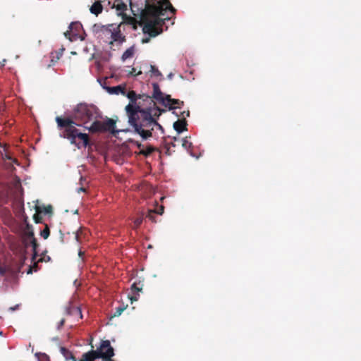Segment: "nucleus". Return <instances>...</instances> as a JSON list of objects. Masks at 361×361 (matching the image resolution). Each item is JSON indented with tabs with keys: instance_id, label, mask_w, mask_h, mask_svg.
Instances as JSON below:
<instances>
[{
	"instance_id": "4468645a",
	"label": "nucleus",
	"mask_w": 361,
	"mask_h": 361,
	"mask_svg": "<svg viewBox=\"0 0 361 361\" xmlns=\"http://www.w3.org/2000/svg\"><path fill=\"white\" fill-rule=\"evenodd\" d=\"M101 355L98 350H90L87 353H85L82 355L85 361H94L96 359L101 358Z\"/></svg>"
},
{
	"instance_id": "bb28decb",
	"label": "nucleus",
	"mask_w": 361,
	"mask_h": 361,
	"mask_svg": "<svg viewBox=\"0 0 361 361\" xmlns=\"http://www.w3.org/2000/svg\"><path fill=\"white\" fill-rule=\"evenodd\" d=\"M143 219V215L136 217L133 221V228L137 229L142 224Z\"/></svg>"
},
{
	"instance_id": "5701e85b",
	"label": "nucleus",
	"mask_w": 361,
	"mask_h": 361,
	"mask_svg": "<svg viewBox=\"0 0 361 361\" xmlns=\"http://www.w3.org/2000/svg\"><path fill=\"white\" fill-rule=\"evenodd\" d=\"M134 54V49L133 47H130L127 49L122 55L123 61H125L129 58H131Z\"/></svg>"
},
{
	"instance_id": "7c9ffc66",
	"label": "nucleus",
	"mask_w": 361,
	"mask_h": 361,
	"mask_svg": "<svg viewBox=\"0 0 361 361\" xmlns=\"http://www.w3.org/2000/svg\"><path fill=\"white\" fill-rule=\"evenodd\" d=\"M125 309H126V307H121V306L116 307L115 310V312H114L111 317L120 316L122 314V312L124 311Z\"/></svg>"
},
{
	"instance_id": "f8f14e48",
	"label": "nucleus",
	"mask_w": 361,
	"mask_h": 361,
	"mask_svg": "<svg viewBox=\"0 0 361 361\" xmlns=\"http://www.w3.org/2000/svg\"><path fill=\"white\" fill-rule=\"evenodd\" d=\"M187 121L185 118H179L173 123V128L178 133H181L188 130Z\"/></svg>"
},
{
	"instance_id": "de8ad7c7",
	"label": "nucleus",
	"mask_w": 361,
	"mask_h": 361,
	"mask_svg": "<svg viewBox=\"0 0 361 361\" xmlns=\"http://www.w3.org/2000/svg\"><path fill=\"white\" fill-rule=\"evenodd\" d=\"M163 210H164V208H163V207H161V209H159V212H159V214H161V213L163 212Z\"/></svg>"
},
{
	"instance_id": "a211bd4d",
	"label": "nucleus",
	"mask_w": 361,
	"mask_h": 361,
	"mask_svg": "<svg viewBox=\"0 0 361 361\" xmlns=\"http://www.w3.org/2000/svg\"><path fill=\"white\" fill-rule=\"evenodd\" d=\"M44 260V259L43 257H41L39 258L37 262H35V260H32V261L34 262L33 263V265L30 267L28 271H27V274H32L33 271H37L39 270V267H38V263L39 262H43Z\"/></svg>"
},
{
	"instance_id": "8fccbe9b",
	"label": "nucleus",
	"mask_w": 361,
	"mask_h": 361,
	"mask_svg": "<svg viewBox=\"0 0 361 361\" xmlns=\"http://www.w3.org/2000/svg\"><path fill=\"white\" fill-rule=\"evenodd\" d=\"M181 113H183V114H185V113H190V111L188 110L187 111H182Z\"/></svg>"
},
{
	"instance_id": "aec40b11",
	"label": "nucleus",
	"mask_w": 361,
	"mask_h": 361,
	"mask_svg": "<svg viewBox=\"0 0 361 361\" xmlns=\"http://www.w3.org/2000/svg\"><path fill=\"white\" fill-rule=\"evenodd\" d=\"M35 238L34 236V233L32 231H29L25 233V238L23 239V243H25V246L27 247L32 239Z\"/></svg>"
},
{
	"instance_id": "cd10ccee",
	"label": "nucleus",
	"mask_w": 361,
	"mask_h": 361,
	"mask_svg": "<svg viewBox=\"0 0 361 361\" xmlns=\"http://www.w3.org/2000/svg\"><path fill=\"white\" fill-rule=\"evenodd\" d=\"M135 105L136 104L133 103H130L128 105H127L126 107L127 113H138Z\"/></svg>"
},
{
	"instance_id": "6e6552de",
	"label": "nucleus",
	"mask_w": 361,
	"mask_h": 361,
	"mask_svg": "<svg viewBox=\"0 0 361 361\" xmlns=\"http://www.w3.org/2000/svg\"><path fill=\"white\" fill-rule=\"evenodd\" d=\"M161 105L168 108L169 110H173L180 108V106L183 105V102L179 99H171L169 95H166Z\"/></svg>"
},
{
	"instance_id": "37998d69",
	"label": "nucleus",
	"mask_w": 361,
	"mask_h": 361,
	"mask_svg": "<svg viewBox=\"0 0 361 361\" xmlns=\"http://www.w3.org/2000/svg\"><path fill=\"white\" fill-rule=\"evenodd\" d=\"M78 192H80V191L85 192V188L81 187V188H78Z\"/></svg>"
},
{
	"instance_id": "c756f323",
	"label": "nucleus",
	"mask_w": 361,
	"mask_h": 361,
	"mask_svg": "<svg viewBox=\"0 0 361 361\" xmlns=\"http://www.w3.org/2000/svg\"><path fill=\"white\" fill-rule=\"evenodd\" d=\"M182 146L185 149H189L190 148L192 147V142H189L186 137L182 140Z\"/></svg>"
},
{
	"instance_id": "f3484780",
	"label": "nucleus",
	"mask_w": 361,
	"mask_h": 361,
	"mask_svg": "<svg viewBox=\"0 0 361 361\" xmlns=\"http://www.w3.org/2000/svg\"><path fill=\"white\" fill-rule=\"evenodd\" d=\"M141 290H142V288L138 287L135 283H133V285L131 286V290L135 295H133L130 298V299L132 302L134 300L135 301L137 300V295H139V292Z\"/></svg>"
},
{
	"instance_id": "7ed1b4c3",
	"label": "nucleus",
	"mask_w": 361,
	"mask_h": 361,
	"mask_svg": "<svg viewBox=\"0 0 361 361\" xmlns=\"http://www.w3.org/2000/svg\"><path fill=\"white\" fill-rule=\"evenodd\" d=\"M56 121L58 127L61 129H63L61 136L70 140L71 144L75 145L80 148V146L76 143V139L78 138L82 142L85 147L89 145V135L86 133L79 132L75 128L77 123L73 119L63 116H57Z\"/></svg>"
},
{
	"instance_id": "4be33fe9",
	"label": "nucleus",
	"mask_w": 361,
	"mask_h": 361,
	"mask_svg": "<svg viewBox=\"0 0 361 361\" xmlns=\"http://www.w3.org/2000/svg\"><path fill=\"white\" fill-rule=\"evenodd\" d=\"M127 97L130 99V103L135 104L137 102L139 95H137L135 91L130 90L129 91L127 94Z\"/></svg>"
},
{
	"instance_id": "49530a36",
	"label": "nucleus",
	"mask_w": 361,
	"mask_h": 361,
	"mask_svg": "<svg viewBox=\"0 0 361 361\" xmlns=\"http://www.w3.org/2000/svg\"><path fill=\"white\" fill-rule=\"evenodd\" d=\"M44 259H45L44 257H43ZM50 260V257L47 256V257H46V259H44V261H49Z\"/></svg>"
},
{
	"instance_id": "f704fd0d",
	"label": "nucleus",
	"mask_w": 361,
	"mask_h": 361,
	"mask_svg": "<svg viewBox=\"0 0 361 361\" xmlns=\"http://www.w3.org/2000/svg\"><path fill=\"white\" fill-rule=\"evenodd\" d=\"M130 74L135 76L140 75L142 74V71L140 70L138 72H136V68H133L131 71L130 72Z\"/></svg>"
},
{
	"instance_id": "c03bdc74",
	"label": "nucleus",
	"mask_w": 361,
	"mask_h": 361,
	"mask_svg": "<svg viewBox=\"0 0 361 361\" xmlns=\"http://www.w3.org/2000/svg\"><path fill=\"white\" fill-rule=\"evenodd\" d=\"M157 110L159 111V114L165 113V111H166L165 110H164V109H159V108L157 109Z\"/></svg>"
},
{
	"instance_id": "a18cd8bd",
	"label": "nucleus",
	"mask_w": 361,
	"mask_h": 361,
	"mask_svg": "<svg viewBox=\"0 0 361 361\" xmlns=\"http://www.w3.org/2000/svg\"><path fill=\"white\" fill-rule=\"evenodd\" d=\"M83 255H84V252H82L81 250H80V251H79V252H78V255H79L80 257H82Z\"/></svg>"
},
{
	"instance_id": "58836bf2",
	"label": "nucleus",
	"mask_w": 361,
	"mask_h": 361,
	"mask_svg": "<svg viewBox=\"0 0 361 361\" xmlns=\"http://www.w3.org/2000/svg\"><path fill=\"white\" fill-rule=\"evenodd\" d=\"M56 60V56L54 54V53H51V62L52 63H56V61H55Z\"/></svg>"
},
{
	"instance_id": "0eeeda50",
	"label": "nucleus",
	"mask_w": 361,
	"mask_h": 361,
	"mask_svg": "<svg viewBox=\"0 0 361 361\" xmlns=\"http://www.w3.org/2000/svg\"><path fill=\"white\" fill-rule=\"evenodd\" d=\"M97 350L99 354L102 355L101 358L106 361H114L111 357L114 355V350L109 340L102 341Z\"/></svg>"
},
{
	"instance_id": "5fc2aeb1",
	"label": "nucleus",
	"mask_w": 361,
	"mask_h": 361,
	"mask_svg": "<svg viewBox=\"0 0 361 361\" xmlns=\"http://www.w3.org/2000/svg\"><path fill=\"white\" fill-rule=\"evenodd\" d=\"M174 141H176L177 140V138L176 137H174L173 138Z\"/></svg>"
},
{
	"instance_id": "39448f33",
	"label": "nucleus",
	"mask_w": 361,
	"mask_h": 361,
	"mask_svg": "<svg viewBox=\"0 0 361 361\" xmlns=\"http://www.w3.org/2000/svg\"><path fill=\"white\" fill-rule=\"evenodd\" d=\"M135 104L138 113H151L152 108L156 106L152 98L147 94H139Z\"/></svg>"
},
{
	"instance_id": "2eb2a0df",
	"label": "nucleus",
	"mask_w": 361,
	"mask_h": 361,
	"mask_svg": "<svg viewBox=\"0 0 361 361\" xmlns=\"http://www.w3.org/2000/svg\"><path fill=\"white\" fill-rule=\"evenodd\" d=\"M106 89L110 94H122L123 95L126 94L125 86L118 85V86H114V87H106Z\"/></svg>"
},
{
	"instance_id": "864d4df0",
	"label": "nucleus",
	"mask_w": 361,
	"mask_h": 361,
	"mask_svg": "<svg viewBox=\"0 0 361 361\" xmlns=\"http://www.w3.org/2000/svg\"><path fill=\"white\" fill-rule=\"evenodd\" d=\"M148 65L147 64H145L144 67H147Z\"/></svg>"
},
{
	"instance_id": "f03ea898",
	"label": "nucleus",
	"mask_w": 361,
	"mask_h": 361,
	"mask_svg": "<svg viewBox=\"0 0 361 361\" xmlns=\"http://www.w3.org/2000/svg\"><path fill=\"white\" fill-rule=\"evenodd\" d=\"M128 122L134 131L139 134L143 140L152 137L157 131L164 133L163 127L157 123L152 114H128Z\"/></svg>"
},
{
	"instance_id": "79ce46f5",
	"label": "nucleus",
	"mask_w": 361,
	"mask_h": 361,
	"mask_svg": "<svg viewBox=\"0 0 361 361\" xmlns=\"http://www.w3.org/2000/svg\"><path fill=\"white\" fill-rule=\"evenodd\" d=\"M130 8H131V11H132L133 15L137 16V14L135 13V11H134L133 6V4L131 2L130 3Z\"/></svg>"
},
{
	"instance_id": "412c9836",
	"label": "nucleus",
	"mask_w": 361,
	"mask_h": 361,
	"mask_svg": "<svg viewBox=\"0 0 361 361\" xmlns=\"http://www.w3.org/2000/svg\"><path fill=\"white\" fill-rule=\"evenodd\" d=\"M82 28L81 23L79 22H73L69 25V29L73 33H76V32H79L80 30Z\"/></svg>"
},
{
	"instance_id": "393cba45",
	"label": "nucleus",
	"mask_w": 361,
	"mask_h": 361,
	"mask_svg": "<svg viewBox=\"0 0 361 361\" xmlns=\"http://www.w3.org/2000/svg\"><path fill=\"white\" fill-rule=\"evenodd\" d=\"M36 212H44L45 214H49L52 212V207L51 205H48L47 207H43V209H41V207L39 206L35 207Z\"/></svg>"
},
{
	"instance_id": "a19ab883",
	"label": "nucleus",
	"mask_w": 361,
	"mask_h": 361,
	"mask_svg": "<svg viewBox=\"0 0 361 361\" xmlns=\"http://www.w3.org/2000/svg\"><path fill=\"white\" fill-rule=\"evenodd\" d=\"M5 273H6L5 269L2 267H0V274L3 276Z\"/></svg>"
},
{
	"instance_id": "ddd939ff",
	"label": "nucleus",
	"mask_w": 361,
	"mask_h": 361,
	"mask_svg": "<svg viewBox=\"0 0 361 361\" xmlns=\"http://www.w3.org/2000/svg\"><path fill=\"white\" fill-rule=\"evenodd\" d=\"M64 35L66 38H68L71 42H73L77 39H80L81 41L85 39L86 34L84 32L82 35H79V33H73L71 30L66 31L64 33Z\"/></svg>"
},
{
	"instance_id": "ea45409f",
	"label": "nucleus",
	"mask_w": 361,
	"mask_h": 361,
	"mask_svg": "<svg viewBox=\"0 0 361 361\" xmlns=\"http://www.w3.org/2000/svg\"><path fill=\"white\" fill-rule=\"evenodd\" d=\"M75 238L78 242H80V235L78 232L75 233Z\"/></svg>"
},
{
	"instance_id": "dca6fc26",
	"label": "nucleus",
	"mask_w": 361,
	"mask_h": 361,
	"mask_svg": "<svg viewBox=\"0 0 361 361\" xmlns=\"http://www.w3.org/2000/svg\"><path fill=\"white\" fill-rule=\"evenodd\" d=\"M92 14L98 16L103 11V6L99 1H95L90 8Z\"/></svg>"
},
{
	"instance_id": "f257e3e1",
	"label": "nucleus",
	"mask_w": 361,
	"mask_h": 361,
	"mask_svg": "<svg viewBox=\"0 0 361 361\" xmlns=\"http://www.w3.org/2000/svg\"><path fill=\"white\" fill-rule=\"evenodd\" d=\"M175 14L176 9L173 7L169 0H154L152 4H148L146 9L141 11V20L144 25L142 31L149 34L151 37H156L163 31L162 26L165 20L170 18H161L166 11Z\"/></svg>"
},
{
	"instance_id": "c85d7f7f",
	"label": "nucleus",
	"mask_w": 361,
	"mask_h": 361,
	"mask_svg": "<svg viewBox=\"0 0 361 361\" xmlns=\"http://www.w3.org/2000/svg\"><path fill=\"white\" fill-rule=\"evenodd\" d=\"M50 234L49 228L47 224H45L44 228L41 231L40 235L44 239L48 238Z\"/></svg>"
},
{
	"instance_id": "603ef678",
	"label": "nucleus",
	"mask_w": 361,
	"mask_h": 361,
	"mask_svg": "<svg viewBox=\"0 0 361 361\" xmlns=\"http://www.w3.org/2000/svg\"><path fill=\"white\" fill-rule=\"evenodd\" d=\"M16 308L15 307H11V310H14Z\"/></svg>"
},
{
	"instance_id": "9d476101",
	"label": "nucleus",
	"mask_w": 361,
	"mask_h": 361,
	"mask_svg": "<svg viewBox=\"0 0 361 361\" xmlns=\"http://www.w3.org/2000/svg\"><path fill=\"white\" fill-rule=\"evenodd\" d=\"M152 86H153V94H152V97H151L152 98L153 100L154 99V100H156V102H157L158 103L161 104L166 95H165L161 91L159 86L157 83H153Z\"/></svg>"
},
{
	"instance_id": "4c0bfd02",
	"label": "nucleus",
	"mask_w": 361,
	"mask_h": 361,
	"mask_svg": "<svg viewBox=\"0 0 361 361\" xmlns=\"http://www.w3.org/2000/svg\"><path fill=\"white\" fill-rule=\"evenodd\" d=\"M146 34L147 35V33H146ZM148 35H149L148 37H145L142 39V42L143 44L148 43L150 41V37H152L149 34H148Z\"/></svg>"
},
{
	"instance_id": "1a4fd4ad",
	"label": "nucleus",
	"mask_w": 361,
	"mask_h": 361,
	"mask_svg": "<svg viewBox=\"0 0 361 361\" xmlns=\"http://www.w3.org/2000/svg\"><path fill=\"white\" fill-rule=\"evenodd\" d=\"M98 109L93 104L80 103L76 106L73 113H97Z\"/></svg>"
},
{
	"instance_id": "a878e982",
	"label": "nucleus",
	"mask_w": 361,
	"mask_h": 361,
	"mask_svg": "<svg viewBox=\"0 0 361 361\" xmlns=\"http://www.w3.org/2000/svg\"><path fill=\"white\" fill-rule=\"evenodd\" d=\"M156 150V148L152 146H148L145 149L140 151V154L145 157L150 155L153 152Z\"/></svg>"
},
{
	"instance_id": "b1692460",
	"label": "nucleus",
	"mask_w": 361,
	"mask_h": 361,
	"mask_svg": "<svg viewBox=\"0 0 361 361\" xmlns=\"http://www.w3.org/2000/svg\"><path fill=\"white\" fill-rule=\"evenodd\" d=\"M30 243L32 245V249H33V255H32V260H35L37 255V247H38V244H37L36 238L32 239L30 241Z\"/></svg>"
},
{
	"instance_id": "473e14b6",
	"label": "nucleus",
	"mask_w": 361,
	"mask_h": 361,
	"mask_svg": "<svg viewBox=\"0 0 361 361\" xmlns=\"http://www.w3.org/2000/svg\"><path fill=\"white\" fill-rule=\"evenodd\" d=\"M39 212H37L33 216V219L36 224H39L42 222V216L38 214Z\"/></svg>"
},
{
	"instance_id": "09e8293b",
	"label": "nucleus",
	"mask_w": 361,
	"mask_h": 361,
	"mask_svg": "<svg viewBox=\"0 0 361 361\" xmlns=\"http://www.w3.org/2000/svg\"><path fill=\"white\" fill-rule=\"evenodd\" d=\"M163 210H164V208H163V207H161V209H159V212H159V214H161V213L163 212Z\"/></svg>"
},
{
	"instance_id": "3c124183",
	"label": "nucleus",
	"mask_w": 361,
	"mask_h": 361,
	"mask_svg": "<svg viewBox=\"0 0 361 361\" xmlns=\"http://www.w3.org/2000/svg\"><path fill=\"white\" fill-rule=\"evenodd\" d=\"M161 114H154V116H157V118L160 116Z\"/></svg>"
},
{
	"instance_id": "2f4dec72",
	"label": "nucleus",
	"mask_w": 361,
	"mask_h": 361,
	"mask_svg": "<svg viewBox=\"0 0 361 361\" xmlns=\"http://www.w3.org/2000/svg\"><path fill=\"white\" fill-rule=\"evenodd\" d=\"M147 219H149L152 222H156V213L154 211H149L148 214L146 216Z\"/></svg>"
},
{
	"instance_id": "423d86ee",
	"label": "nucleus",
	"mask_w": 361,
	"mask_h": 361,
	"mask_svg": "<svg viewBox=\"0 0 361 361\" xmlns=\"http://www.w3.org/2000/svg\"><path fill=\"white\" fill-rule=\"evenodd\" d=\"M113 27V25L105 26L95 24L93 26V32L97 38L109 43L111 36H112Z\"/></svg>"
},
{
	"instance_id": "e433bc0d",
	"label": "nucleus",
	"mask_w": 361,
	"mask_h": 361,
	"mask_svg": "<svg viewBox=\"0 0 361 361\" xmlns=\"http://www.w3.org/2000/svg\"><path fill=\"white\" fill-rule=\"evenodd\" d=\"M65 324V319H61L60 322L58 323L57 329H60Z\"/></svg>"
},
{
	"instance_id": "c9c22d12",
	"label": "nucleus",
	"mask_w": 361,
	"mask_h": 361,
	"mask_svg": "<svg viewBox=\"0 0 361 361\" xmlns=\"http://www.w3.org/2000/svg\"><path fill=\"white\" fill-rule=\"evenodd\" d=\"M126 5L125 4H121L117 5V9L121 11H124L126 9Z\"/></svg>"
},
{
	"instance_id": "6ab92c4d",
	"label": "nucleus",
	"mask_w": 361,
	"mask_h": 361,
	"mask_svg": "<svg viewBox=\"0 0 361 361\" xmlns=\"http://www.w3.org/2000/svg\"><path fill=\"white\" fill-rule=\"evenodd\" d=\"M149 71L151 73V75H150L151 77H161L162 76L161 73L158 70V68L155 66L149 65Z\"/></svg>"
},
{
	"instance_id": "9b49d317",
	"label": "nucleus",
	"mask_w": 361,
	"mask_h": 361,
	"mask_svg": "<svg viewBox=\"0 0 361 361\" xmlns=\"http://www.w3.org/2000/svg\"><path fill=\"white\" fill-rule=\"evenodd\" d=\"M125 41V37L122 35L119 30V26L116 27H112V36L109 41V44H113L114 42L122 43Z\"/></svg>"
},
{
	"instance_id": "20e7f679",
	"label": "nucleus",
	"mask_w": 361,
	"mask_h": 361,
	"mask_svg": "<svg viewBox=\"0 0 361 361\" xmlns=\"http://www.w3.org/2000/svg\"><path fill=\"white\" fill-rule=\"evenodd\" d=\"M115 128L116 121L113 118H107L103 121H94L90 127L88 128V130L92 133L109 132L112 134H116L118 131Z\"/></svg>"
},
{
	"instance_id": "72a5a7b5",
	"label": "nucleus",
	"mask_w": 361,
	"mask_h": 361,
	"mask_svg": "<svg viewBox=\"0 0 361 361\" xmlns=\"http://www.w3.org/2000/svg\"><path fill=\"white\" fill-rule=\"evenodd\" d=\"M64 50H65L64 48H61L59 51L54 53V54L56 56L55 61H57L58 60H59V59L61 57Z\"/></svg>"
}]
</instances>
